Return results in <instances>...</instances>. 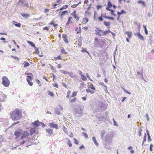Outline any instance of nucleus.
Returning <instances> with one entry per match:
<instances>
[{"instance_id": "f257e3e1", "label": "nucleus", "mask_w": 154, "mask_h": 154, "mask_svg": "<svg viewBox=\"0 0 154 154\" xmlns=\"http://www.w3.org/2000/svg\"><path fill=\"white\" fill-rule=\"evenodd\" d=\"M22 112L19 109H16L10 114V118L14 121L20 119L22 117Z\"/></svg>"}, {"instance_id": "f03ea898", "label": "nucleus", "mask_w": 154, "mask_h": 154, "mask_svg": "<svg viewBox=\"0 0 154 154\" xmlns=\"http://www.w3.org/2000/svg\"><path fill=\"white\" fill-rule=\"evenodd\" d=\"M2 84L5 87H8L10 85V81L8 78L5 76L2 78Z\"/></svg>"}, {"instance_id": "7ed1b4c3", "label": "nucleus", "mask_w": 154, "mask_h": 154, "mask_svg": "<svg viewBox=\"0 0 154 154\" xmlns=\"http://www.w3.org/2000/svg\"><path fill=\"white\" fill-rule=\"evenodd\" d=\"M27 74L29 75L27 76H26V81H27L28 84L30 86H32L33 85V83L30 81L32 80L33 77V75L31 73H28Z\"/></svg>"}, {"instance_id": "20e7f679", "label": "nucleus", "mask_w": 154, "mask_h": 154, "mask_svg": "<svg viewBox=\"0 0 154 154\" xmlns=\"http://www.w3.org/2000/svg\"><path fill=\"white\" fill-rule=\"evenodd\" d=\"M22 132V130L21 129H18L17 130L15 131L14 132V135L15 136L16 139H17L19 138Z\"/></svg>"}, {"instance_id": "39448f33", "label": "nucleus", "mask_w": 154, "mask_h": 154, "mask_svg": "<svg viewBox=\"0 0 154 154\" xmlns=\"http://www.w3.org/2000/svg\"><path fill=\"white\" fill-rule=\"evenodd\" d=\"M29 135V133L27 131H25L23 132L22 131L21 136L20 137V140H23L26 137H28Z\"/></svg>"}, {"instance_id": "423d86ee", "label": "nucleus", "mask_w": 154, "mask_h": 154, "mask_svg": "<svg viewBox=\"0 0 154 154\" xmlns=\"http://www.w3.org/2000/svg\"><path fill=\"white\" fill-rule=\"evenodd\" d=\"M7 97L4 94H0V102H3L7 100Z\"/></svg>"}, {"instance_id": "0eeeda50", "label": "nucleus", "mask_w": 154, "mask_h": 154, "mask_svg": "<svg viewBox=\"0 0 154 154\" xmlns=\"http://www.w3.org/2000/svg\"><path fill=\"white\" fill-rule=\"evenodd\" d=\"M62 110V107L60 106H59L58 107H56L55 108L54 112L55 114H56L59 115L60 114V110Z\"/></svg>"}, {"instance_id": "6e6552de", "label": "nucleus", "mask_w": 154, "mask_h": 154, "mask_svg": "<svg viewBox=\"0 0 154 154\" xmlns=\"http://www.w3.org/2000/svg\"><path fill=\"white\" fill-rule=\"evenodd\" d=\"M97 30H95V34L97 35H99L100 36H102V34H103V31L100 29H98L97 28H96Z\"/></svg>"}, {"instance_id": "1a4fd4ad", "label": "nucleus", "mask_w": 154, "mask_h": 154, "mask_svg": "<svg viewBox=\"0 0 154 154\" xmlns=\"http://www.w3.org/2000/svg\"><path fill=\"white\" fill-rule=\"evenodd\" d=\"M48 125L51 128H53L57 129L58 128V126L57 124H54L51 123H50L48 124Z\"/></svg>"}, {"instance_id": "9d476101", "label": "nucleus", "mask_w": 154, "mask_h": 154, "mask_svg": "<svg viewBox=\"0 0 154 154\" xmlns=\"http://www.w3.org/2000/svg\"><path fill=\"white\" fill-rule=\"evenodd\" d=\"M72 15L74 17L77 21L79 19V17H78L76 14V11H75L72 13Z\"/></svg>"}, {"instance_id": "9b49d317", "label": "nucleus", "mask_w": 154, "mask_h": 154, "mask_svg": "<svg viewBox=\"0 0 154 154\" xmlns=\"http://www.w3.org/2000/svg\"><path fill=\"white\" fill-rule=\"evenodd\" d=\"M88 88H89L90 89H92L93 90H95V88L94 87L93 84L91 83H88Z\"/></svg>"}, {"instance_id": "f8f14e48", "label": "nucleus", "mask_w": 154, "mask_h": 154, "mask_svg": "<svg viewBox=\"0 0 154 154\" xmlns=\"http://www.w3.org/2000/svg\"><path fill=\"white\" fill-rule=\"evenodd\" d=\"M91 13L90 11H85L84 13V15L85 17H91Z\"/></svg>"}, {"instance_id": "ddd939ff", "label": "nucleus", "mask_w": 154, "mask_h": 154, "mask_svg": "<svg viewBox=\"0 0 154 154\" xmlns=\"http://www.w3.org/2000/svg\"><path fill=\"white\" fill-rule=\"evenodd\" d=\"M89 21L88 19L86 17H84L83 18L82 23L83 24H85Z\"/></svg>"}, {"instance_id": "4468645a", "label": "nucleus", "mask_w": 154, "mask_h": 154, "mask_svg": "<svg viewBox=\"0 0 154 154\" xmlns=\"http://www.w3.org/2000/svg\"><path fill=\"white\" fill-rule=\"evenodd\" d=\"M80 75L81 76L82 79L83 81H85L87 79V78L82 74L81 71L80 72Z\"/></svg>"}, {"instance_id": "2eb2a0df", "label": "nucleus", "mask_w": 154, "mask_h": 154, "mask_svg": "<svg viewBox=\"0 0 154 154\" xmlns=\"http://www.w3.org/2000/svg\"><path fill=\"white\" fill-rule=\"evenodd\" d=\"M132 34V33L131 32L129 31L126 32L125 33V34H126L128 35L129 38H131Z\"/></svg>"}, {"instance_id": "dca6fc26", "label": "nucleus", "mask_w": 154, "mask_h": 154, "mask_svg": "<svg viewBox=\"0 0 154 154\" xmlns=\"http://www.w3.org/2000/svg\"><path fill=\"white\" fill-rule=\"evenodd\" d=\"M34 126L35 127H38L40 125V122L38 121H35L32 123Z\"/></svg>"}, {"instance_id": "f3484780", "label": "nucleus", "mask_w": 154, "mask_h": 154, "mask_svg": "<svg viewBox=\"0 0 154 154\" xmlns=\"http://www.w3.org/2000/svg\"><path fill=\"white\" fill-rule=\"evenodd\" d=\"M53 130L50 128L46 129V131L49 134V135H51L53 134Z\"/></svg>"}, {"instance_id": "a211bd4d", "label": "nucleus", "mask_w": 154, "mask_h": 154, "mask_svg": "<svg viewBox=\"0 0 154 154\" xmlns=\"http://www.w3.org/2000/svg\"><path fill=\"white\" fill-rule=\"evenodd\" d=\"M30 134L32 135L34 133H36L35 130V128H31L30 130Z\"/></svg>"}, {"instance_id": "6ab92c4d", "label": "nucleus", "mask_w": 154, "mask_h": 154, "mask_svg": "<svg viewBox=\"0 0 154 154\" xmlns=\"http://www.w3.org/2000/svg\"><path fill=\"white\" fill-rule=\"evenodd\" d=\"M111 32V31L109 29L108 30H105V31H103V34H102L103 35H107V34L110 33Z\"/></svg>"}, {"instance_id": "aec40b11", "label": "nucleus", "mask_w": 154, "mask_h": 154, "mask_svg": "<svg viewBox=\"0 0 154 154\" xmlns=\"http://www.w3.org/2000/svg\"><path fill=\"white\" fill-rule=\"evenodd\" d=\"M13 23L16 26L18 27H20L21 26V24L20 23L17 22L15 21H13Z\"/></svg>"}, {"instance_id": "412c9836", "label": "nucleus", "mask_w": 154, "mask_h": 154, "mask_svg": "<svg viewBox=\"0 0 154 154\" xmlns=\"http://www.w3.org/2000/svg\"><path fill=\"white\" fill-rule=\"evenodd\" d=\"M98 17V15L97 13L96 12H94V19L95 20H97Z\"/></svg>"}, {"instance_id": "4be33fe9", "label": "nucleus", "mask_w": 154, "mask_h": 154, "mask_svg": "<svg viewBox=\"0 0 154 154\" xmlns=\"http://www.w3.org/2000/svg\"><path fill=\"white\" fill-rule=\"evenodd\" d=\"M27 42L28 44H29V45H30L32 47H34L35 48V44L32 42L30 41H27Z\"/></svg>"}, {"instance_id": "5701e85b", "label": "nucleus", "mask_w": 154, "mask_h": 154, "mask_svg": "<svg viewBox=\"0 0 154 154\" xmlns=\"http://www.w3.org/2000/svg\"><path fill=\"white\" fill-rule=\"evenodd\" d=\"M76 112L78 114H81L82 113V110L81 108H79L76 110Z\"/></svg>"}, {"instance_id": "b1692460", "label": "nucleus", "mask_w": 154, "mask_h": 154, "mask_svg": "<svg viewBox=\"0 0 154 154\" xmlns=\"http://www.w3.org/2000/svg\"><path fill=\"white\" fill-rule=\"evenodd\" d=\"M23 64V67L24 68H26L28 66H29L30 64L27 61H24Z\"/></svg>"}, {"instance_id": "393cba45", "label": "nucleus", "mask_w": 154, "mask_h": 154, "mask_svg": "<svg viewBox=\"0 0 154 154\" xmlns=\"http://www.w3.org/2000/svg\"><path fill=\"white\" fill-rule=\"evenodd\" d=\"M64 41L66 43H67V36L65 34L62 35Z\"/></svg>"}, {"instance_id": "a878e982", "label": "nucleus", "mask_w": 154, "mask_h": 154, "mask_svg": "<svg viewBox=\"0 0 154 154\" xmlns=\"http://www.w3.org/2000/svg\"><path fill=\"white\" fill-rule=\"evenodd\" d=\"M21 15L22 17L25 18H27L30 16V15L25 13L21 14Z\"/></svg>"}, {"instance_id": "bb28decb", "label": "nucleus", "mask_w": 154, "mask_h": 154, "mask_svg": "<svg viewBox=\"0 0 154 154\" xmlns=\"http://www.w3.org/2000/svg\"><path fill=\"white\" fill-rule=\"evenodd\" d=\"M92 140L93 141L94 144L97 146H98L99 144L97 142L96 140L94 137H92Z\"/></svg>"}, {"instance_id": "cd10ccee", "label": "nucleus", "mask_w": 154, "mask_h": 154, "mask_svg": "<svg viewBox=\"0 0 154 154\" xmlns=\"http://www.w3.org/2000/svg\"><path fill=\"white\" fill-rule=\"evenodd\" d=\"M92 5V4H90L89 5H87L88 7L86 8V11H90V9L91 8V6Z\"/></svg>"}, {"instance_id": "c85d7f7f", "label": "nucleus", "mask_w": 154, "mask_h": 154, "mask_svg": "<svg viewBox=\"0 0 154 154\" xmlns=\"http://www.w3.org/2000/svg\"><path fill=\"white\" fill-rule=\"evenodd\" d=\"M146 133L148 135V140L149 142H150L152 140L150 138V136L149 135V133L147 130L146 131Z\"/></svg>"}, {"instance_id": "c756f323", "label": "nucleus", "mask_w": 154, "mask_h": 154, "mask_svg": "<svg viewBox=\"0 0 154 154\" xmlns=\"http://www.w3.org/2000/svg\"><path fill=\"white\" fill-rule=\"evenodd\" d=\"M50 25H52L54 27H56L57 26V24H55L54 23V22L53 21H52L49 24Z\"/></svg>"}, {"instance_id": "7c9ffc66", "label": "nucleus", "mask_w": 154, "mask_h": 154, "mask_svg": "<svg viewBox=\"0 0 154 154\" xmlns=\"http://www.w3.org/2000/svg\"><path fill=\"white\" fill-rule=\"evenodd\" d=\"M60 0H57V2H56L57 4H53L54 6V8H55V6H56L57 5H58L60 4L61 3L60 2Z\"/></svg>"}, {"instance_id": "2f4dec72", "label": "nucleus", "mask_w": 154, "mask_h": 154, "mask_svg": "<svg viewBox=\"0 0 154 154\" xmlns=\"http://www.w3.org/2000/svg\"><path fill=\"white\" fill-rule=\"evenodd\" d=\"M103 24L106 26H109L110 25V23L109 22H106L105 21L104 22Z\"/></svg>"}, {"instance_id": "473e14b6", "label": "nucleus", "mask_w": 154, "mask_h": 154, "mask_svg": "<svg viewBox=\"0 0 154 154\" xmlns=\"http://www.w3.org/2000/svg\"><path fill=\"white\" fill-rule=\"evenodd\" d=\"M54 59L55 60H62V58L61 56L59 55L57 57H54Z\"/></svg>"}, {"instance_id": "72a5a7b5", "label": "nucleus", "mask_w": 154, "mask_h": 154, "mask_svg": "<svg viewBox=\"0 0 154 154\" xmlns=\"http://www.w3.org/2000/svg\"><path fill=\"white\" fill-rule=\"evenodd\" d=\"M103 17L104 18H105L106 19H107L109 20H114V18L113 17H108V16H104Z\"/></svg>"}, {"instance_id": "f704fd0d", "label": "nucleus", "mask_w": 154, "mask_h": 154, "mask_svg": "<svg viewBox=\"0 0 154 154\" xmlns=\"http://www.w3.org/2000/svg\"><path fill=\"white\" fill-rule=\"evenodd\" d=\"M138 4H141L143 5L144 7L145 6V2L141 0H139L137 2Z\"/></svg>"}, {"instance_id": "c9c22d12", "label": "nucleus", "mask_w": 154, "mask_h": 154, "mask_svg": "<svg viewBox=\"0 0 154 154\" xmlns=\"http://www.w3.org/2000/svg\"><path fill=\"white\" fill-rule=\"evenodd\" d=\"M104 17V16H103V15L101 14V16L98 17L97 20L100 21H102L103 20V17Z\"/></svg>"}, {"instance_id": "e433bc0d", "label": "nucleus", "mask_w": 154, "mask_h": 154, "mask_svg": "<svg viewBox=\"0 0 154 154\" xmlns=\"http://www.w3.org/2000/svg\"><path fill=\"white\" fill-rule=\"evenodd\" d=\"M60 52L62 54H66L67 53L65 51V50L64 48L61 49Z\"/></svg>"}, {"instance_id": "4c0bfd02", "label": "nucleus", "mask_w": 154, "mask_h": 154, "mask_svg": "<svg viewBox=\"0 0 154 154\" xmlns=\"http://www.w3.org/2000/svg\"><path fill=\"white\" fill-rule=\"evenodd\" d=\"M99 84L100 85H101L105 87L106 88V89L105 91L106 90V91L107 90V87L105 85H104V83L103 82H101L99 83Z\"/></svg>"}, {"instance_id": "58836bf2", "label": "nucleus", "mask_w": 154, "mask_h": 154, "mask_svg": "<svg viewBox=\"0 0 154 154\" xmlns=\"http://www.w3.org/2000/svg\"><path fill=\"white\" fill-rule=\"evenodd\" d=\"M48 92L49 95H50V96L52 97H54V94L53 92L50 91H48Z\"/></svg>"}, {"instance_id": "ea45409f", "label": "nucleus", "mask_w": 154, "mask_h": 154, "mask_svg": "<svg viewBox=\"0 0 154 154\" xmlns=\"http://www.w3.org/2000/svg\"><path fill=\"white\" fill-rule=\"evenodd\" d=\"M143 28H144V29L145 34L146 35H148V32L147 29L146 28V26H143Z\"/></svg>"}, {"instance_id": "a19ab883", "label": "nucleus", "mask_w": 154, "mask_h": 154, "mask_svg": "<svg viewBox=\"0 0 154 154\" xmlns=\"http://www.w3.org/2000/svg\"><path fill=\"white\" fill-rule=\"evenodd\" d=\"M82 134L84 136V137L86 138V139H88V136L87 135V134L85 132H83L82 133Z\"/></svg>"}, {"instance_id": "79ce46f5", "label": "nucleus", "mask_w": 154, "mask_h": 154, "mask_svg": "<svg viewBox=\"0 0 154 154\" xmlns=\"http://www.w3.org/2000/svg\"><path fill=\"white\" fill-rule=\"evenodd\" d=\"M146 133H145L144 135L143 136V142L142 143V144H143L144 142H145L146 140Z\"/></svg>"}, {"instance_id": "37998d69", "label": "nucleus", "mask_w": 154, "mask_h": 154, "mask_svg": "<svg viewBox=\"0 0 154 154\" xmlns=\"http://www.w3.org/2000/svg\"><path fill=\"white\" fill-rule=\"evenodd\" d=\"M67 13V11H63L61 12V13L60 14V15L62 16H63L65 14H66Z\"/></svg>"}, {"instance_id": "c03bdc74", "label": "nucleus", "mask_w": 154, "mask_h": 154, "mask_svg": "<svg viewBox=\"0 0 154 154\" xmlns=\"http://www.w3.org/2000/svg\"><path fill=\"white\" fill-rule=\"evenodd\" d=\"M77 98L76 97H74L72 99L69 100V102L72 103L75 101L76 100Z\"/></svg>"}, {"instance_id": "a18cd8bd", "label": "nucleus", "mask_w": 154, "mask_h": 154, "mask_svg": "<svg viewBox=\"0 0 154 154\" xmlns=\"http://www.w3.org/2000/svg\"><path fill=\"white\" fill-rule=\"evenodd\" d=\"M142 131V129L141 128H139L138 129V134L140 136L141 134V131Z\"/></svg>"}, {"instance_id": "49530a36", "label": "nucleus", "mask_w": 154, "mask_h": 154, "mask_svg": "<svg viewBox=\"0 0 154 154\" xmlns=\"http://www.w3.org/2000/svg\"><path fill=\"white\" fill-rule=\"evenodd\" d=\"M82 50L81 51L82 52H87L88 54V52L87 51L86 48H82Z\"/></svg>"}, {"instance_id": "de8ad7c7", "label": "nucleus", "mask_w": 154, "mask_h": 154, "mask_svg": "<svg viewBox=\"0 0 154 154\" xmlns=\"http://www.w3.org/2000/svg\"><path fill=\"white\" fill-rule=\"evenodd\" d=\"M111 14L114 16H116V15L114 14L115 11L113 10H111L110 11Z\"/></svg>"}, {"instance_id": "09e8293b", "label": "nucleus", "mask_w": 154, "mask_h": 154, "mask_svg": "<svg viewBox=\"0 0 154 154\" xmlns=\"http://www.w3.org/2000/svg\"><path fill=\"white\" fill-rule=\"evenodd\" d=\"M67 8V5H66L65 6H62V8H61L60 10H62L63 9H66V8Z\"/></svg>"}, {"instance_id": "8fccbe9b", "label": "nucleus", "mask_w": 154, "mask_h": 154, "mask_svg": "<svg viewBox=\"0 0 154 154\" xmlns=\"http://www.w3.org/2000/svg\"><path fill=\"white\" fill-rule=\"evenodd\" d=\"M108 7L111 8L112 6V5L109 1H108L107 3Z\"/></svg>"}, {"instance_id": "3c124183", "label": "nucleus", "mask_w": 154, "mask_h": 154, "mask_svg": "<svg viewBox=\"0 0 154 154\" xmlns=\"http://www.w3.org/2000/svg\"><path fill=\"white\" fill-rule=\"evenodd\" d=\"M73 18L72 17H69L68 19V22H72V21H73Z\"/></svg>"}, {"instance_id": "603ef678", "label": "nucleus", "mask_w": 154, "mask_h": 154, "mask_svg": "<svg viewBox=\"0 0 154 154\" xmlns=\"http://www.w3.org/2000/svg\"><path fill=\"white\" fill-rule=\"evenodd\" d=\"M81 3V2L80 1L78 4H76V5H72L71 7L73 8H75L76 7V6L77 5H78L79 4Z\"/></svg>"}, {"instance_id": "864d4df0", "label": "nucleus", "mask_w": 154, "mask_h": 154, "mask_svg": "<svg viewBox=\"0 0 154 154\" xmlns=\"http://www.w3.org/2000/svg\"><path fill=\"white\" fill-rule=\"evenodd\" d=\"M77 92L75 91L72 93V97H75L77 95Z\"/></svg>"}, {"instance_id": "5fc2aeb1", "label": "nucleus", "mask_w": 154, "mask_h": 154, "mask_svg": "<svg viewBox=\"0 0 154 154\" xmlns=\"http://www.w3.org/2000/svg\"><path fill=\"white\" fill-rule=\"evenodd\" d=\"M82 32L81 29L80 27H79V30L77 31V34L80 33Z\"/></svg>"}, {"instance_id": "6e6d98bb", "label": "nucleus", "mask_w": 154, "mask_h": 154, "mask_svg": "<svg viewBox=\"0 0 154 154\" xmlns=\"http://www.w3.org/2000/svg\"><path fill=\"white\" fill-rule=\"evenodd\" d=\"M74 143L75 144H77V145L79 144V142L78 141V140H77L76 138H74Z\"/></svg>"}, {"instance_id": "4d7b16f0", "label": "nucleus", "mask_w": 154, "mask_h": 154, "mask_svg": "<svg viewBox=\"0 0 154 154\" xmlns=\"http://www.w3.org/2000/svg\"><path fill=\"white\" fill-rule=\"evenodd\" d=\"M102 7V6L101 5H97L96 6L97 9L98 10L100 9Z\"/></svg>"}, {"instance_id": "13d9d810", "label": "nucleus", "mask_w": 154, "mask_h": 154, "mask_svg": "<svg viewBox=\"0 0 154 154\" xmlns=\"http://www.w3.org/2000/svg\"><path fill=\"white\" fill-rule=\"evenodd\" d=\"M35 54H39V51L38 48H35Z\"/></svg>"}, {"instance_id": "bf43d9fd", "label": "nucleus", "mask_w": 154, "mask_h": 154, "mask_svg": "<svg viewBox=\"0 0 154 154\" xmlns=\"http://www.w3.org/2000/svg\"><path fill=\"white\" fill-rule=\"evenodd\" d=\"M122 14V13H121V12H119V11H118L117 12V15H118V18H117V20H118L119 19V18L120 17V15Z\"/></svg>"}, {"instance_id": "052dcab7", "label": "nucleus", "mask_w": 154, "mask_h": 154, "mask_svg": "<svg viewBox=\"0 0 154 154\" xmlns=\"http://www.w3.org/2000/svg\"><path fill=\"white\" fill-rule=\"evenodd\" d=\"M19 123H20L19 121H17V122H14L12 124L11 126H14V125H15L16 124Z\"/></svg>"}, {"instance_id": "680f3d73", "label": "nucleus", "mask_w": 154, "mask_h": 154, "mask_svg": "<svg viewBox=\"0 0 154 154\" xmlns=\"http://www.w3.org/2000/svg\"><path fill=\"white\" fill-rule=\"evenodd\" d=\"M11 57L12 58H14L16 59V60H17L18 61L19 60V58L18 57H17L14 56H11Z\"/></svg>"}, {"instance_id": "e2e57ef3", "label": "nucleus", "mask_w": 154, "mask_h": 154, "mask_svg": "<svg viewBox=\"0 0 154 154\" xmlns=\"http://www.w3.org/2000/svg\"><path fill=\"white\" fill-rule=\"evenodd\" d=\"M86 92L87 93H90L91 94H93V93H94V92L92 91H90L89 89H86Z\"/></svg>"}, {"instance_id": "0e129e2a", "label": "nucleus", "mask_w": 154, "mask_h": 154, "mask_svg": "<svg viewBox=\"0 0 154 154\" xmlns=\"http://www.w3.org/2000/svg\"><path fill=\"white\" fill-rule=\"evenodd\" d=\"M153 147V145L152 144H151L149 147V150L152 151V148Z\"/></svg>"}, {"instance_id": "69168bd1", "label": "nucleus", "mask_w": 154, "mask_h": 154, "mask_svg": "<svg viewBox=\"0 0 154 154\" xmlns=\"http://www.w3.org/2000/svg\"><path fill=\"white\" fill-rule=\"evenodd\" d=\"M69 75L71 77H74V75L73 73L71 72L69 74Z\"/></svg>"}, {"instance_id": "338daca9", "label": "nucleus", "mask_w": 154, "mask_h": 154, "mask_svg": "<svg viewBox=\"0 0 154 154\" xmlns=\"http://www.w3.org/2000/svg\"><path fill=\"white\" fill-rule=\"evenodd\" d=\"M53 86L57 88H58V85L57 84H54L53 85Z\"/></svg>"}, {"instance_id": "774afa93", "label": "nucleus", "mask_w": 154, "mask_h": 154, "mask_svg": "<svg viewBox=\"0 0 154 154\" xmlns=\"http://www.w3.org/2000/svg\"><path fill=\"white\" fill-rule=\"evenodd\" d=\"M26 142V141H25V140H23L20 143V145H23V144H24Z\"/></svg>"}]
</instances>
